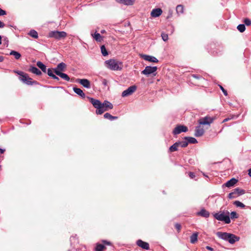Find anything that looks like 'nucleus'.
Instances as JSON below:
<instances>
[{"instance_id": "obj_1", "label": "nucleus", "mask_w": 251, "mask_h": 251, "mask_svg": "<svg viewBox=\"0 0 251 251\" xmlns=\"http://www.w3.org/2000/svg\"><path fill=\"white\" fill-rule=\"evenodd\" d=\"M88 99L94 107L97 108L96 111L97 114L101 115L105 111L111 109L113 107L112 104L108 101L105 100L101 103L99 100L92 98H88Z\"/></svg>"}, {"instance_id": "obj_2", "label": "nucleus", "mask_w": 251, "mask_h": 251, "mask_svg": "<svg viewBox=\"0 0 251 251\" xmlns=\"http://www.w3.org/2000/svg\"><path fill=\"white\" fill-rule=\"evenodd\" d=\"M104 64L107 69L112 71H120L123 67L122 62L114 59L105 61Z\"/></svg>"}, {"instance_id": "obj_3", "label": "nucleus", "mask_w": 251, "mask_h": 251, "mask_svg": "<svg viewBox=\"0 0 251 251\" xmlns=\"http://www.w3.org/2000/svg\"><path fill=\"white\" fill-rule=\"evenodd\" d=\"M229 215V212L228 211H223L214 214V217L217 220L223 221L226 224H229L230 219Z\"/></svg>"}, {"instance_id": "obj_4", "label": "nucleus", "mask_w": 251, "mask_h": 251, "mask_svg": "<svg viewBox=\"0 0 251 251\" xmlns=\"http://www.w3.org/2000/svg\"><path fill=\"white\" fill-rule=\"evenodd\" d=\"M17 74L20 75L19 79L21 81L27 85H32L36 84L37 82L32 80L27 74H25L21 71L15 72Z\"/></svg>"}, {"instance_id": "obj_5", "label": "nucleus", "mask_w": 251, "mask_h": 251, "mask_svg": "<svg viewBox=\"0 0 251 251\" xmlns=\"http://www.w3.org/2000/svg\"><path fill=\"white\" fill-rule=\"evenodd\" d=\"M66 36L67 33L64 31H53L49 33V37L57 39L65 38Z\"/></svg>"}, {"instance_id": "obj_6", "label": "nucleus", "mask_w": 251, "mask_h": 251, "mask_svg": "<svg viewBox=\"0 0 251 251\" xmlns=\"http://www.w3.org/2000/svg\"><path fill=\"white\" fill-rule=\"evenodd\" d=\"M156 70V67L146 66L145 69L142 71L141 73L147 76L151 74L155 75Z\"/></svg>"}, {"instance_id": "obj_7", "label": "nucleus", "mask_w": 251, "mask_h": 251, "mask_svg": "<svg viewBox=\"0 0 251 251\" xmlns=\"http://www.w3.org/2000/svg\"><path fill=\"white\" fill-rule=\"evenodd\" d=\"M214 119L209 116L201 118L199 119L198 122L200 125H208L209 126L213 122Z\"/></svg>"}, {"instance_id": "obj_8", "label": "nucleus", "mask_w": 251, "mask_h": 251, "mask_svg": "<svg viewBox=\"0 0 251 251\" xmlns=\"http://www.w3.org/2000/svg\"><path fill=\"white\" fill-rule=\"evenodd\" d=\"M245 191L244 190L237 188L235 189L233 192L228 194V198L229 199L235 198L245 194Z\"/></svg>"}, {"instance_id": "obj_9", "label": "nucleus", "mask_w": 251, "mask_h": 251, "mask_svg": "<svg viewBox=\"0 0 251 251\" xmlns=\"http://www.w3.org/2000/svg\"><path fill=\"white\" fill-rule=\"evenodd\" d=\"M136 88L137 87L135 85L130 86L127 89L123 92L122 94V97H125L131 95L136 91Z\"/></svg>"}, {"instance_id": "obj_10", "label": "nucleus", "mask_w": 251, "mask_h": 251, "mask_svg": "<svg viewBox=\"0 0 251 251\" xmlns=\"http://www.w3.org/2000/svg\"><path fill=\"white\" fill-rule=\"evenodd\" d=\"M188 128L184 126H178L173 130V133L174 134H178L182 132H186Z\"/></svg>"}, {"instance_id": "obj_11", "label": "nucleus", "mask_w": 251, "mask_h": 251, "mask_svg": "<svg viewBox=\"0 0 251 251\" xmlns=\"http://www.w3.org/2000/svg\"><path fill=\"white\" fill-rule=\"evenodd\" d=\"M204 132V129L201 125L197 126L195 130V135L196 137L201 136Z\"/></svg>"}, {"instance_id": "obj_12", "label": "nucleus", "mask_w": 251, "mask_h": 251, "mask_svg": "<svg viewBox=\"0 0 251 251\" xmlns=\"http://www.w3.org/2000/svg\"><path fill=\"white\" fill-rule=\"evenodd\" d=\"M137 245L141 248L148 250L150 249L149 244L141 240H138L136 242Z\"/></svg>"}, {"instance_id": "obj_13", "label": "nucleus", "mask_w": 251, "mask_h": 251, "mask_svg": "<svg viewBox=\"0 0 251 251\" xmlns=\"http://www.w3.org/2000/svg\"><path fill=\"white\" fill-rule=\"evenodd\" d=\"M77 82L86 88L91 87L90 82L87 79H78Z\"/></svg>"}, {"instance_id": "obj_14", "label": "nucleus", "mask_w": 251, "mask_h": 251, "mask_svg": "<svg viewBox=\"0 0 251 251\" xmlns=\"http://www.w3.org/2000/svg\"><path fill=\"white\" fill-rule=\"evenodd\" d=\"M216 234L219 238L226 241H227L229 236H231V233L227 232H217Z\"/></svg>"}, {"instance_id": "obj_15", "label": "nucleus", "mask_w": 251, "mask_h": 251, "mask_svg": "<svg viewBox=\"0 0 251 251\" xmlns=\"http://www.w3.org/2000/svg\"><path fill=\"white\" fill-rule=\"evenodd\" d=\"M66 68V65L63 63L61 62L59 64H58L57 66V67L54 68V73L56 74V72H61L62 71H64L65 69Z\"/></svg>"}, {"instance_id": "obj_16", "label": "nucleus", "mask_w": 251, "mask_h": 251, "mask_svg": "<svg viewBox=\"0 0 251 251\" xmlns=\"http://www.w3.org/2000/svg\"><path fill=\"white\" fill-rule=\"evenodd\" d=\"M143 58L146 61H148L151 62H154L157 63L158 62V59L155 58L154 56H150V55H144L143 56Z\"/></svg>"}, {"instance_id": "obj_17", "label": "nucleus", "mask_w": 251, "mask_h": 251, "mask_svg": "<svg viewBox=\"0 0 251 251\" xmlns=\"http://www.w3.org/2000/svg\"><path fill=\"white\" fill-rule=\"evenodd\" d=\"M162 10L160 8L153 9L151 12V16L152 17H157L161 15Z\"/></svg>"}, {"instance_id": "obj_18", "label": "nucleus", "mask_w": 251, "mask_h": 251, "mask_svg": "<svg viewBox=\"0 0 251 251\" xmlns=\"http://www.w3.org/2000/svg\"><path fill=\"white\" fill-rule=\"evenodd\" d=\"M239 237L231 233V236H229V238L227 239V241L230 244H233L235 242L239 240Z\"/></svg>"}, {"instance_id": "obj_19", "label": "nucleus", "mask_w": 251, "mask_h": 251, "mask_svg": "<svg viewBox=\"0 0 251 251\" xmlns=\"http://www.w3.org/2000/svg\"><path fill=\"white\" fill-rule=\"evenodd\" d=\"M118 2L126 5H132L134 4L135 0H116Z\"/></svg>"}, {"instance_id": "obj_20", "label": "nucleus", "mask_w": 251, "mask_h": 251, "mask_svg": "<svg viewBox=\"0 0 251 251\" xmlns=\"http://www.w3.org/2000/svg\"><path fill=\"white\" fill-rule=\"evenodd\" d=\"M56 75H59L62 79L69 81L70 80L69 76L66 74L63 73L62 72H56Z\"/></svg>"}, {"instance_id": "obj_21", "label": "nucleus", "mask_w": 251, "mask_h": 251, "mask_svg": "<svg viewBox=\"0 0 251 251\" xmlns=\"http://www.w3.org/2000/svg\"><path fill=\"white\" fill-rule=\"evenodd\" d=\"M29 71L36 75H40L42 74L41 72L36 67L32 66L29 69Z\"/></svg>"}, {"instance_id": "obj_22", "label": "nucleus", "mask_w": 251, "mask_h": 251, "mask_svg": "<svg viewBox=\"0 0 251 251\" xmlns=\"http://www.w3.org/2000/svg\"><path fill=\"white\" fill-rule=\"evenodd\" d=\"M237 182V180L235 178H232L227 181L225 184V185L227 187H230L233 186Z\"/></svg>"}, {"instance_id": "obj_23", "label": "nucleus", "mask_w": 251, "mask_h": 251, "mask_svg": "<svg viewBox=\"0 0 251 251\" xmlns=\"http://www.w3.org/2000/svg\"><path fill=\"white\" fill-rule=\"evenodd\" d=\"M198 214L205 218H207L209 216V213L204 209H201L199 212H198Z\"/></svg>"}, {"instance_id": "obj_24", "label": "nucleus", "mask_w": 251, "mask_h": 251, "mask_svg": "<svg viewBox=\"0 0 251 251\" xmlns=\"http://www.w3.org/2000/svg\"><path fill=\"white\" fill-rule=\"evenodd\" d=\"M73 90H74V91L76 94H77V95H78L79 96H80L82 98H84L85 97V94L83 93V92L80 89L78 88L74 87L73 88Z\"/></svg>"}, {"instance_id": "obj_25", "label": "nucleus", "mask_w": 251, "mask_h": 251, "mask_svg": "<svg viewBox=\"0 0 251 251\" xmlns=\"http://www.w3.org/2000/svg\"><path fill=\"white\" fill-rule=\"evenodd\" d=\"M198 233L197 232L194 233L190 236V242L192 244L195 243L198 240Z\"/></svg>"}, {"instance_id": "obj_26", "label": "nucleus", "mask_w": 251, "mask_h": 251, "mask_svg": "<svg viewBox=\"0 0 251 251\" xmlns=\"http://www.w3.org/2000/svg\"><path fill=\"white\" fill-rule=\"evenodd\" d=\"M37 66L44 73H46V66L41 62L38 61L37 63Z\"/></svg>"}, {"instance_id": "obj_27", "label": "nucleus", "mask_w": 251, "mask_h": 251, "mask_svg": "<svg viewBox=\"0 0 251 251\" xmlns=\"http://www.w3.org/2000/svg\"><path fill=\"white\" fill-rule=\"evenodd\" d=\"M93 37L98 42H100L102 40V37L100 33H95L94 34H92Z\"/></svg>"}, {"instance_id": "obj_28", "label": "nucleus", "mask_w": 251, "mask_h": 251, "mask_svg": "<svg viewBox=\"0 0 251 251\" xmlns=\"http://www.w3.org/2000/svg\"><path fill=\"white\" fill-rule=\"evenodd\" d=\"M179 147V144L178 142H176L172 146L170 147L169 150L171 152H174L177 150L178 147Z\"/></svg>"}, {"instance_id": "obj_29", "label": "nucleus", "mask_w": 251, "mask_h": 251, "mask_svg": "<svg viewBox=\"0 0 251 251\" xmlns=\"http://www.w3.org/2000/svg\"><path fill=\"white\" fill-rule=\"evenodd\" d=\"M28 34L31 36L32 37L37 39L38 37V34L36 31L35 30H31L28 33Z\"/></svg>"}, {"instance_id": "obj_30", "label": "nucleus", "mask_w": 251, "mask_h": 251, "mask_svg": "<svg viewBox=\"0 0 251 251\" xmlns=\"http://www.w3.org/2000/svg\"><path fill=\"white\" fill-rule=\"evenodd\" d=\"M10 54L13 55L16 59H19L21 57V55L20 53L14 50H12Z\"/></svg>"}, {"instance_id": "obj_31", "label": "nucleus", "mask_w": 251, "mask_h": 251, "mask_svg": "<svg viewBox=\"0 0 251 251\" xmlns=\"http://www.w3.org/2000/svg\"><path fill=\"white\" fill-rule=\"evenodd\" d=\"M104 117L105 119H108L111 121L117 119V117L113 116L108 113H106L105 114H104Z\"/></svg>"}, {"instance_id": "obj_32", "label": "nucleus", "mask_w": 251, "mask_h": 251, "mask_svg": "<svg viewBox=\"0 0 251 251\" xmlns=\"http://www.w3.org/2000/svg\"><path fill=\"white\" fill-rule=\"evenodd\" d=\"M176 11L178 14H182L183 13L184 7L182 5H178L176 7Z\"/></svg>"}, {"instance_id": "obj_33", "label": "nucleus", "mask_w": 251, "mask_h": 251, "mask_svg": "<svg viewBox=\"0 0 251 251\" xmlns=\"http://www.w3.org/2000/svg\"><path fill=\"white\" fill-rule=\"evenodd\" d=\"M185 139L187 140L188 143H190L195 144L197 143V140L193 137H186L185 138Z\"/></svg>"}, {"instance_id": "obj_34", "label": "nucleus", "mask_w": 251, "mask_h": 251, "mask_svg": "<svg viewBox=\"0 0 251 251\" xmlns=\"http://www.w3.org/2000/svg\"><path fill=\"white\" fill-rule=\"evenodd\" d=\"M237 29L240 32H243L245 30L246 27L244 24H240L237 26Z\"/></svg>"}, {"instance_id": "obj_35", "label": "nucleus", "mask_w": 251, "mask_h": 251, "mask_svg": "<svg viewBox=\"0 0 251 251\" xmlns=\"http://www.w3.org/2000/svg\"><path fill=\"white\" fill-rule=\"evenodd\" d=\"M105 248L104 246L101 244H98L96 247V251H103Z\"/></svg>"}, {"instance_id": "obj_36", "label": "nucleus", "mask_w": 251, "mask_h": 251, "mask_svg": "<svg viewBox=\"0 0 251 251\" xmlns=\"http://www.w3.org/2000/svg\"><path fill=\"white\" fill-rule=\"evenodd\" d=\"M100 49H101V53L102 54V55L104 56H106L108 55V52L104 47V46H102L101 47H100Z\"/></svg>"}, {"instance_id": "obj_37", "label": "nucleus", "mask_w": 251, "mask_h": 251, "mask_svg": "<svg viewBox=\"0 0 251 251\" xmlns=\"http://www.w3.org/2000/svg\"><path fill=\"white\" fill-rule=\"evenodd\" d=\"M234 204L237 207H240L241 208H244L245 206V205L243 203L239 201H235L234 202Z\"/></svg>"}, {"instance_id": "obj_38", "label": "nucleus", "mask_w": 251, "mask_h": 251, "mask_svg": "<svg viewBox=\"0 0 251 251\" xmlns=\"http://www.w3.org/2000/svg\"><path fill=\"white\" fill-rule=\"evenodd\" d=\"M54 69H48V72H47L48 75L51 77H52V76L54 75Z\"/></svg>"}, {"instance_id": "obj_39", "label": "nucleus", "mask_w": 251, "mask_h": 251, "mask_svg": "<svg viewBox=\"0 0 251 251\" xmlns=\"http://www.w3.org/2000/svg\"><path fill=\"white\" fill-rule=\"evenodd\" d=\"M179 144V146H180L181 147H186L188 145V142L187 141H182V142H178Z\"/></svg>"}, {"instance_id": "obj_40", "label": "nucleus", "mask_w": 251, "mask_h": 251, "mask_svg": "<svg viewBox=\"0 0 251 251\" xmlns=\"http://www.w3.org/2000/svg\"><path fill=\"white\" fill-rule=\"evenodd\" d=\"M162 39L164 41H167L168 40V35L164 32L161 33Z\"/></svg>"}, {"instance_id": "obj_41", "label": "nucleus", "mask_w": 251, "mask_h": 251, "mask_svg": "<svg viewBox=\"0 0 251 251\" xmlns=\"http://www.w3.org/2000/svg\"><path fill=\"white\" fill-rule=\"evenodd\" d=\"M230 217L231 219L237 218L238 217L236 212L235 211L231 212L230 213Z\"/></svg>"}, {"instance_id": "obj_42", "label": "nucleus", "mask_w": 251, "mask_h": 251, "mask_svg": "<svg viewBox=\"0 0 251 251\" xmlns=\"http://www.w3.org/2000/svg\"><path fill=\"white\" fill-rule=\"evenodd\" d=\"M244 23L247 25H251V20L249 19L246 18L244 20Z\"/></svg>"}, {"instance_id": "obj_43", "label": "nucleus", "mask_w": 251, "mask_h": 251, "mask_svg": "<svg viewBox=\"0 0 251 251\" xmlns=\"http://www.w3.org/2000/svg\"><path fill=\"white\" fill-rule=\"evenodd\" d=\"M101 81L102 84L104 86H107V85L108 81H107V80L106 79H104V78H101Z\"/></svg>"}, {"instance_id": "obj_44", "label": "nucleus", "mask_w": 251, "mask_h": 251, "mask_svg": "<svg viewBox=\"0 0 251 251\" xmlns=\"http://www.w3.org/2000/svg\"><path fill=\"white\" fill-rule=\"evenodd\" d=\"M220 89L222 91V92H223L224 94L225 95V96H227V91L222 86H220Z\"/></svg>"}, {"instance_id": "obj_45", "label": "nucleus", "mask_w": 251, "mask_h": 251, "mask_svg": "<svg viewBox=\"0 0 251 251\" xmlns=\"http://www.w3.org/2000/svg\"><path fill=\"white\" fill-rule=\"evenodd\" d=\"M175 227L177 230V231L179 232L181 229V226L179 224H176L175 225Z\"/></svg>"}, {"instance_id": "obj_46", "label": "nucleus", "mask_w": 251, "mask_h": 251, "mask_svg": "<svg viewBox=\"0 0 251 251\" xmlns=\"http://www.w3.org/2000/svg\"><path fill=\"white\" fill-rule=\"evenodd\" d=\"M6 14V11L0 8V16H3Z\"/></svg>"}, {"instance_id": "obj_47", "label": "nucleus", "mask_w": 251, "mask_h": 251, "mask_svg": "<svg viewBox=\"0 0 251 251\" xmlns=\"http://www.w3.org/2000/svg\"><path fill=\"white\" fill-rule=\"evenodd\" d=\"M189 176L191 178H194L195 176L194 173H192V172H190L189 173Z\"/></svg>"}, {"instance_id": "obj_48", "label": "nucleus", "mask_w": 251, "mask_h": 251, "mask_svg": "<svg viewBox=\"0 0 251 251\" xmlns=\"http://www.w3.org/2000/svg\"><path fill=\"white\" fill-rule=\"evenodd\" d=\"M192 77H193L194 78H197V79H199L200 78H201V77L196 75H192Z\"/></svg>"}, {"instance_id": "obj_49", "label": "nucleus", "mask_w": 251, "mask_h": 251, "mask_svg": "<svg viewBox=\"0 0 251 251\" xmlns=\"http://www.w3.org/2000/svg\"><path fill=\"white\" fill-rule=\"evenodd\" d=\"M4 25V24L0 21V28H3Z\"/></svg>"}, {"instance_id": "obj_50", "label": "nucleus", "mask_w": 251, "mask_h": 251, "mask_svg": "<svg viewBox=\"0 0 251 251\" xmlns=\"http://www.w3.org/2000/svg\"><path fill=\"white\" fill-rule=\"evenodd\" d=\"M206 249L209 251H213V249L209 246H206Z\"/></svg>"}, {"instance_id": "obj_51", "label": "nucleus", "mask_w": 251, "mask_h": 251, "mask_svg": "<svg viewBox=\"0 0 251 251\" xmlns=\"http://www.w3.org/2000/svg\"><path fill=\"white\" fill-rule=\"evenodd\" d=\"M52 78L57 80H58L59 79V78L57 76H56L55 75L52 76Z\"/></svg>"}, {"instance_id": "obj_52", "label": "nucleus", "mask_w": 251, "mask_h": 251, "mask_svg": "<svg viewBox=\"0 0 251 251\" xmlns=\"http://www.w3.org/2000/svg\"><path fill=\"white\" fill-rule=\"evenodd\" d=\"M4 151H5L4 149H0V153L2 154L4 152Z\"/></svg>"}, {"instance_id": "obj_53", "label": "nucleus", "mask_w": 251, "mask_h": 251, "mask_svg": "<svg viewBox=\"0 0 251 251\" xmlns=\"http://www.w3.org/2000/svg\"><path fill=\"white\" fill-rule=\"evenodd\" d=\"M249 175L250 177H251V168L249 170Z\"/></svg>"}, {"instance_id": "obj_54", "label": "nucleus", "mask_w": 251, "mask_h": 251, "mask_svg": "<svg viewBox=\"0 0 251 251\" xmlns=\"http://www.w3.org/2000/svg\"><path fill=\"white\" fill-rule=\"evenodd\" d=\"M229 120V118H226L224 120L223 122H227L228 121V120Z\"/></svg>"}, {"instance_id": "obj_55", "label": "nucleus", "mask_w": 251, "mask_h": 251, "mask_svg": "<svg viewBox=\"0 0 251 251\" xmlns=\"http://www.w3.org/2000/svg\"><path fill=\"white\" fill-rule=\"evenodd\" d=\"M3 61V57L2 56L0 57V62H2Z\"/></svg>"}, {"instance_id": "obj_56", "label": "nucleus", "mask_w": 251, "mask_h": 251, "mask_svg": "<svg viewBox=\"0 0 251 251\" xmlns=\"http://www.w3.org/2000/svg\"><path fill=\"white\" fill-rule=\"evenodd\" d=\"M1 44V37L0 35V44Z\"/></svg>"}, {"instance_id": "obj_57", "label": "nucleus", "mask_w": 251, "mask_h": 251, "mask_svg": "<svg viewBox=\"0 0 251 251\" xmlns=\"http://www.w3.org/2000/svg\"><path fill=\"white\" fill-rule=\"evenodd\" d=\"M104 32H105V30H102L101 31V33H103Z\"/></svg>"}, {"instance_id": "obj_58", "label": "nucleus", "mask_w": 251, "mask_h": 251, "mask_svg": "<svg viewBox=\"0 0 251 251\" xmlns=\"http://www.w3.org/2000/svg\"><path fill=\"white\" fill-rule=\"evenodd\" d=\"M105 243H106L107 245H109V242H105Z\"/></svg>"}]
</instances>
